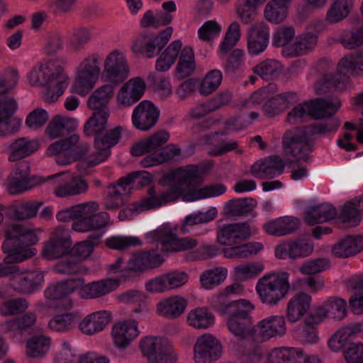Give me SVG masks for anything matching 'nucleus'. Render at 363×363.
Segmentation results:
<instances>
[{"label": "nucleus", "mask_w": 363, "mask_h": 363, "mask_svg": "<svg viewBox=\"0 0 363 363\" xmlns=\"http://www.w3.org/2000/svg\"><path fill=\"white\" fill-rule=\"evenodd\" d=\"M285 163L277 155H272L256 162L250 172L255 177L262 179H272L284 172Z\"/></svg>", "instance_id": "obj_20"}, {"label": "nucleus", "mask_w": 363, "mask_h": 363, "mask_svg": "<svg viewBox=\"0 0 363 363\" xmlns=\"http://www.w3.org/2000/svg\"><path fill=\"white\" fill-rule=\"evenodd\" d=\"M109 116L110 113L93 111L91 116L86 121L84 126L85 135L96 138L104 133Z\"/></svg>", "instance_id": "obj_44"}, {"label": "nucleus", "mask_w": 363, "mask_h": 363, "mask_svg": "<svg viewBox=\"0 0 363 363\" xmlns=\"http://www.w3.org/2000/svg\"><path fill=\"white\" fill-rule=\"evenodd\" d=\"M5 236L2 250L8 254L4 257L6 263L21 262L35 255V249L32 247L38 242V238L33 229L13 224L6 229Z\"/></svg>", "instance_id": "obj_2"}, {"label": "nucleus", "mask_w": 363, "mask_h": 363, "mask_svg": "<svg viewBox=\"0 0 363 363\" xmlns=\"http://www.w3.org/2000/svg\"><path fill=\"white\" fill-rule=\"evenodd\" d=\"M257 329L264 340L281 336L286 330L285 318L283 315H270L260 320L257 325Z\"/></svg>", "instance_id": "obj_32"}, {"label": "nucleus", "mask_w": 363, "mask_h": 363, "mask_svg": "<svg viewBox=\"0 0 363 363\" xmlns=\"http://www.w3.org/2000/svg\"><path fill=\"white\" fill-rule=\"evenodd\" d=\"M187 301L184 298L176 296L164 299L158 303L157 310L160 315L168 318L180 316L184 311Z\"/></svg>", "instance_id": "obj_41"}, {"label": "nucleus", "mask_w": 363, "mask_h": 363, "mask_svg": "<svg viewBox=\"0 0 363 363\" xmlns=\"http://www.w3.org/2000/svg\"><path fill=\"white\" fill-rule=\"evenodd\" d=\"M180 154V148L175 145L170 144L164 148H161L159 152L143 158L140 164L144 167L155 166L169 161Z\"/></svg>", "instance_id": "obj_45"}, {"label": "nucleus", "mask_w": 363, "mask_h": 363, "mask_svg": "<svg viewBox=\"0 0 363 363\" xmlns=\"http://www.w3.org/2000/svg\"><path fill=\"white\" fill-rule=\"evenodd\" d=\"M50 347V338L38 335L30 337L26 342V353L32 358H40L45 355Z\"/></svg>", "instance_id": "obj_48"}, {"label": "nucleus", "mask_w": 363, "mask_h": 363, "mask_svg": "<svg viewBox=\"0 0 363 363\" xmlns=\"http://www.w3.org/2000/svg\"><path fill=\"white\" fill-rule=\"evenodd\" d=\"M77 315L72 313H66L54 316L48 323L50 330L56 332H65L71 330L74 327Z\"/></svg>", "instance_id": "obj_62"}, {"label": "nucleus", "mask_w": 363, "mask_h": 363, "mask_svg": "<svg viewBox=\"0 0 363 363\" xmlns=\"http://www.w3.org/2000/svg\"><path fill=\"white\" fill-rule=\"evenodd\" d=\"M358 70H363V60L354 56H346L337 65V70L334 74L338 78L337 84L344 85L347 82L350 74H358Z\"/></svg>", "instance_id": "obj_42"}, {"label": "nucleus", "mask_w": 363, "mask_h": 363, "mask_svg": "<svg viewBox=\"0 0 363 363\" xmlns=\"http://www.w3.org/2000/svg\"><path fill=\"white\" fill-rule=\"evenodd\" d=\"M39 148V143L35 140L19 138L9 145V160L16 162L30 156Z\"/></svg>", "instance_id": "obj_37"}, {"label": "nucleus", "mask_w": 363, "mask_h": 363, "mask_svg": "<svg viewBox=\"0 0 363 363\" xmlns=\"http://www.w3.org/2000/svg\"><path fill=\"white\" fill-rule=\"evenodd\" d=\"M99 55L94 53L86 57L78 67L77 76L72 85L75 93L82 94L91 89L96 82L99 74Z\"/></svg>", "instance_id": "obj_8"}, {"label": "nucleus", "mask_w": 363, "mask_h": 363, "mask_svg": "<svg viewBox=\"0 0 363 363\" xmlns=\"http://www.w3.org/2000/svg\"><path fill=\"white\" fill-rule=\"evenodd\" d=\"M123 128L121 126H117L114 128L106 130L104 133L94 139V145L96 149H110L116 145L121 137Z\"/></svg>", "instance_id": "obj_56"}, {"label": "nucleus", "mask_w": 363, "mask_h": 363, "mask_svg": "<svg viewBox=\"0 0 363 363\" xmlns=\"http://www.w3.org/2000/svg\"><path fill=\"white\" fill-rule=\"evenodd\" d=\"M269 31L264 21L255 22L248 30L247 48L252 55H258L266 50L269 42Z\"/></svg>", "instance_id": "obj_21"}, {"label": "nucleus", "mask_w": 363, "mask_h": 363, "mask_svg": "<svg viewBox=\"0 0 363 363\" xmlns=\"http://www.w3.org/2000/svg\"><path fill=\"white\" fill-rule=\"evenodd\" d=\"M139 347L144 356L152 363H175L177 356L172 347L158 337L147 336L143 338Z\"/></svg>", "instance_id": "obj_9"}, {"label": "nucleus", "mask_w": 363, "mask_h": 363, "mask_svg": "<svg viewBox=\"0 0 363 363\" xmlns=\"http://www.w3.org/2000/svg\"><path fill=\"white\" fill-rule=\"evenodd\" d=\"M313 248V242L309 238H298L279 246L275 250V255L279 258L289 257L290 259H296L309 256L312 254Z\"/></svg>", "instance_id": "obj_18"}, {"label": "nucleus", "mask_w": 363, "mask_h": 363, "mask_svg": "<svg viewBox=\"0 0 363 363\" xmlns=\"http://www.w3.org/2000/svg\"><path fill=\"white\" fill-rule=\"evenodd\" d=\"M15 267L10 274H12L10 281L13 289L23 294H30L39 289L44 281L43 274L38 271L19 272V267Z\"/></svg>", "instance_id": "obj_13"}, {"label": "nucleus", "mask_w": 363, "mask_h": 363, "mask_svg": "<svg viewBox=\"0 0 363 363\" xmlns=\"http://www.w3.org/2000/svg\"><path fill=\"white\" fill-rule=\"evenodd\" d=\"M340 106L341 101L338 98H317L294 107L287 115V121L294 123L298 120L302 121L306 116H311L315 120L330 117L336 113Z\"/></svg>", "instance_id": "obj_5"}, {"label": "nucleus", "mask_w": 363, "mask_h": 363, "mask_svg": "<svg viewBox=\"0 0 363 363\" xmlns=\"http://www.w3.org/2000/svg\"><path fill=\"white\" fill-rule=\"evenodd\" d=\"M304 352L296 347H277L268 354L270 363H301Z\"/></svg>", "instance_id": "obj_40"}, {"label": "nucleus", "mask_w": 363, "mask_h": 363, "mask_svg": "<svg viewBox=\"0 0 363 363\" xmlns=\"http://www.w3.org/2000/svg\"><path fill=\"white\" fill-rule=\"evenodd\" d=\"M222 73L218 69L210 71L199 86V93L207 96L218 89L222 81Z\"/></svg>", "instance_id": "obj_60"}, {"label": "nucleus", "mask_w": 363, "mask_h": 363, "mask_svg": "<svg viewBox=\"0 0 363 363\" xmlns=\"http://www.w3.org/2000/svg\"><path fill=\"white\" fill-rule=\"evenodd\" d=\"M287 14L288 4L286 0H271L265 6L264 16L271 23H281Z\"/></svg>", "instance_id": "obj_49"}, {"label": "nucleus", "mask_w": 363, "mask_h": 363, "mask_svg": "<svg viewBox=\"0 0 363 363\" xmlns=\"http://www.w3.org/2000/svg\"><path fill=\"white\" fill-rule=\"evenodd\" d=\"M111 319V314L107 311H96L85 316L80 322L79 328L82 333L92 335L102 331Z\"/></svg>", "instance_id": "obj_29"}, {"label": "nucleus", "mask_w": 363, "mask_h": 363, "mask_svg": "<svg viewBox=\"0 0 363 363\" xmlns=\"http://www.w3.org/2000/svg\"><path fill=\"white\" fill-rule=\"evenodd\" d=\"M74 118L56 115L52 118L46 128V133L50 138L65 136L74 132L77 128Z\"/></svg>", "instance_id": "obj_35"}, {"label": "nucleus", "mask_w": 363, "mask_h": 363, "mask_svg": "<svg viewBox=\"0 0 363 363\" xmlns=\"http://www.w3.org/2000/svg\"><path fill=\"white\" fill-rule=\"evenodd\" d=\"M346 301L340 298L330 297L321 306L327 316L342 319L346 315Z\"/></svg>", "instance_id": "obj_57"}, {"label": "nucleus", "mask_w": 363, "mask_h": 363, "mask_svg": "<svg viewBox=\"0 0 363 363\" xmlns=\"http://www.w3.org/2000/svg\"><path fill=\"white\" fill-rule=\"evenodd\" d=\"M69 247L50 238L45 243L42 254L48 259H54L67 254L69 252Z\"/></svg>", "instance_id": "obj_64"}, {"label": "nucleus", "mask_w": 363, "mask_h": 363, "mask_svg": "<svg viewBox=\"0 0 363 363\" xmlns=\"http://www.w3.org/2000/svg\"><path fill=\"white\" fill-rule=\"evenodd\" d=\"M79 141V135L72 134L50 145L47 149V155H55L56 162L60 165L70 164L82 157L86 152L78 145Z\"/></svg>", "instance_id": "obj_6"}, {"label": "nucleus", "mask_w": 363, "mask_h": 363, "mask_svg": "<svg viewBox=\"0 0 363 363\" xmlns=\"http://www.w3.org/2000/svg\"><path fill=\"white\" fill-rule=\"evenodd\" d=\"M56 272L64 275L86 274L88 269L74 258H68L58 262L55 266Z\"/></svg>", "instance_id": "obj_59"}, {"label": "nucleus", "mask_w": 363, "mask_h": 363, "mask_svg": "<svg viewBox=\"0 0 363 363\" xmlns=\"http://www.w3.org/2000/svg\"><path fill=\"white\" fill-rule=\"evenodd\" d=\"M111 334L114 345L123 350L138 335V324L134 320L115 324L112 328Z\"/></svg>", "instance_id": "obj_24"}, {"label": "nucleus", "mask_w": 363, "mask_h": 363, "mask_svg": "<svg viewBox=\"0 0 363 363\" xmlns=\"http://www.w3.org/2000/svg\"><path fill=\"white\" fill-rule=\"evenodd\" d=\"M182 45V42L179 40L172 42L157 59L156 62L157 70L160 72L167 71L178 57Z\"/></svg>", "instance_id": "obj_46"}, {"label": "nucleus", "mask_w": 363, "mask_h": 363, "mask_svg": "<svg viewBox=\"0 0 363 363\" xmlns=\"http://www.w3.org/2000/svg\"><path fill=\"white\" fill-rule=\"evenodd\" d=\"M189 325L196 329H206L214 323V316L206 308L191 310L187 317Z\"/></svg>", "instance_id": "obj_51"}, {"label": "nucleus", "mask_w": 363, "mask_h": 363, "mask_svg": "<svg viewBox=\"0 0 363 363\" xmlns=\"http://www.w3.org/2000/svg\"><path fill=\"white\" fill-rule=\"evenodd\" d=\"M199 180H201V177L194 166H185L172 169L164 174L158 181V184L162 186L169 184V188L156 196L155 186L149 187L147 189L148 197L140 200L139 208L142 211H146L174 202L179 198L183 199L186 183Z\"/></svg>", "instance_id": "obj_1"}, {"label": "nucleus", "mask_w": 363, "mask_h": 363, "mask_svg": "<svg viewBox=\"0 0 363 363\" xmlns=\"http://www.w3.org/2000/svg\"><path fill=\"white\" fill-rule=\"evenodd\" d=\"M160 111L150 101H141L134 109L132 116L133 125L138 130L147 131L157 122Z\"/></svg>", "instance_id": "obj_19"}, {"label": "nucleus", "mask_w": 363, "mask_h": 363, "mask_svg": "<svg viewBox=\"0 0 363 363\" xmlns=\"http://www.w3.org/2000/svg\"><path fill=\"white\" fill-rule=\"evenodd\" d=\"M145 88L143 79L139 77L131 79L121 88L117 95V101L123 106H132L142 98Z\"/></svg>", "instance_id": "obj_23"}, {"label": "nucleus", "mask_w": 363, "mask_h": 363, "mask_svg": "<svg viewBox=\"0 0 363 363\" xmlns=\"http://www.w3.org/2000/svg\"><path fill=\"white\" fill-rule=\"evenodd\" d=\"M318 35L312 33H306L296 37L293 44L284 48L282 50L286 57H297L307 54L314 49L317 44Z\"/></svg>", "instance_id": "obj_30"}, {"label": "nucleus", "mask_w": 363, "mask_h": 363, "mask_svg": "<svg viewBox=\"0 0 363 363\" xmlns=\"http://www.w3.org/2000/svg\"><path fill=\"white\" fill-rule=\"evenodd\" d=\"M17 109V104L12 98L0 101V135L13 133L18 130L19 123L11 119Z\"/></svg>", "instance_id": "obj_25"}, {"label": "nucleus", "mask_w": 363, "mask_h": 363, "mask_svg": "<svg viewBox=\"0 0 363 363\" xmlns=\"http://www.w3.org/2000/svg\"><path fill=\"white\" fill-rule=\"evenodd\" d=\"M301 224V220L296 217L284 216L267 222L264 224V229L268 234L283 236L294 233Z\"/></svg>", "instance_id": "obj_28"}, {"label": "nucleus", "mask_w": 363, "mask_h": 363, "mask_svg": "<svg viewBox=\"0 0 363 363\" xmlns=\"http://www.w3.org/2000/svg\"><path fill=\"white\" fill-rule=\"evenodd\" d=\"M101 236L102 234L100 233L89 235L86 240L78 242L73 247H70L69 252L73 257L86 259L93 252L94 247L99 245Z\"/></svg>", "instance_id": "obj_47"}, {"label": "nucleus", "mask_w": 363, "mask_h": 363, "mask_svg": "<svg viewBox=\"0 0 363 363\" xmlns=\"http://www.w3.org/2000/svg\"><path fill=\"white\" fill-rule=\"evenodd\" d=\"M141 244L142 241L139 238L133 236H112L106 240V247L117 250H124Z\"/></svg>", "instance_id": "obj_63"}, {"label": "nucleus", "mask_w": 363, "mask_h": 363, "mask_svg": "<svg viewBox=\"0 0 363 363\" xmlns=\"http://www.w3.org/2000/svg\"><path fill=\"white\" fill-rule=\"evenodd\" d=\"M54 60L48 61L43 68V73L48 76L45 81L47 88L45 101L55 102L57 100L68 85V76L64 72L62 67L55 65Z\"/></svg>", "instance_id": "obj_10"}, {"label": "nucleus", "mask_w": 363, "mask_h": 363, "mask_svg": "<svg viewBox=\"0 0 363 363\" xmlns=\"http://www.w3.org/2000/svg\"><path fill=\"white\" fill-rule=\"evenodd\" d=\"M30 166L26 162H19L8 177V189L11 194H17L31 189L34 184L29 177Z\"/></svg>", "instance_id": "obj_22"}, {"label": "nucleus", "mask_w": 363, "mask_h": 363, "mask_svg": "<svg viewBox=\"0 0 363 363\" xmlns=\"http://www.w3.org/2000/svg\"><path fill=\"white\" fill-rule=\"evenodd\" d=\"M84 283V279L77 278L52 284L45 289V296L50 300H59L74 292Z\"/></svg>", "instance_id": "obj_36"}, {"label": "nucleus", "mask_w": 363, "mask_h": 363, "mask_svg": "<svg viewBox=\"0 0 363 363\" xmlns=\"http://www.w3.org/2000/svg\"><path fill=\"white\" fill-rule=\"evenodd\" d=\"M287 272H274L259 278L255 291L260 301L268 306H275L286 298L291 284Z\"/></svg>", "instance_id": "obj_4"}, {"label": "nucleus", "mask_w": 363, "mask_h": 363, "mask_svg": "<svg viewBox=\"0 0 363 363\" xmlns=\"http://www.w3.org/2000/svg\"><path fill=\"white\" fill-rule=\"evenodd\" d=\"M353 6L352 0H335L326 14V21L335 23L347 16Z\"/></svg>", "instance_id": "obj_52"}, {"label": "nucleus", "mask_w": 363, "mask_h": 363, "mask_svg": "<svg viewBox=\"0 0 363 363\" xmlns=\"http://www.w3.org/2000/svg\"><path fill=\"white\" fill-rule=\"evenodd\" d=\"M113 93L114 87L111 84H105L96 89L89 97V108L92 111L110 113L108 104L113 96Z\"/></svg>", "instance_id": "obj_34"}, {"label": "nucleus", "mask_w": 363, "mask_h": 363, "mask_svg": "<svg viewBox=\"0 0 363 363\" xmlns=\"http://www.w3.org/2000/svg\"><path fill=\"white\" fill-rule=\"evenodd\" d=\"M194 350L196 363H211L220 357L222 346L213 335L206 334L197 339Z\"/></svg>", "instance_id": "obj_16"}, {"label": "nucleus", "mask_w": 363, "mask_h": 363, "mask_svg": "<svg viewBox=\"0 0 363 363\" xmlns=\"http://www.w3.org/2000/svg\"><path fill=\"white\" fill-rule=\"evenodd\" d=\"M152 181V176L146 171H137L131 172L125 177L119 179L118 185L122 187L123 191L125 193L127 190H130L129 187L132 184L137 182L138 187H143Z\"/></svg>", "instance_id": "obj_53"}, {"label": "nucleus", "mask_w": 363, "mask_h": 363, "mask_svg": "<svg viewBox=\"0 0 363 363\" xmlns=\"http://www.w3.org/2000/svg\"><path fill=\"white\" fill-rule=\"evenodd\" d=\"M173 28L167 27L157 35H143L136 38L132 45L135 53H145L147 57L157 56L167 45L172 36Z\"/></svg>", "instance_id": "obj_11"}, {"label": "nucleus", "mask_w": 363, "mask_h": 363, "mask_svg": "<svg viewBox=\"0 0 363 363\" xmlns=\"http://www.w3.org/2000/svg\"><path fill=\"white\" fill-rule=\"evenodd\" d=\"M227 277V269L223 267H215L204 271L200 276V283L206 289H212L224 281Z\"/></svg>", "instance_id": "obj_54"}, {"label": "nucleus", "mask_w": 363, "mask_h": 363, "mask_svg": "<svg viewBox=\"0 0 363 363\" xmlns=\"http://www.w3.org/2000/svg\"><path fill=\"white\" fill-rule=\"evenodd\" d=\"M106 78L117 85L122 83L128 76L129 67L124 55L118 50L112 51L104 61Z\"/></svg>", "instance_id": "obj_15"}, {"label": "nucleus", "mask_w": 363, "mask_h": 363, "mask_svg": "<svg viewBox=\"0 0 363 363\" xmlns=\"http://www.w3.org/2000/svg\"><path fill=\"white\" fill-rule=\"evenodd\" d=\"M359 331L358 326H346L338 330L328 340L329 347L335 352L347 348L355 341Z\"/></svg>", "instance_id": "obj_39"}, {"label": "nucleus", "mask_w": 363, "mask_h": 363, "mask_svg": "<svg viewBox=\"0 0 363 363\" xmlns=\"http://www.w3.org/2000/svg\"><path fill=\"white\" fill-rule=\"evenodd\" d=\"M145 272L140 252L134 253L121 269V278L128 279Z\"/></svg>", "instance_id": "obj_58"}, {"label": "nucleus", "mask_w": 363, "mask_h": 363, "mask_svg": "<svg viewBox=\"0 0 363 363\" xmlns=\"http://www.w3.org/2000/svg\"><path fill=\"white\" fill-rule=\"evenodd\" d=\"M333 129L325 123L310 124L296 128L294 131L284 134L282 140L283 150L286 154H291L299 160H307L308 155L313 150V143L309 138L315 135H325Z\"/></svg>", "instance_id": "obj_3"}, {"label": "nucleus", "mask_w": 363, "mask_h": 363, "mask_svg": "<svg viewBox=\"0 0 363 363\" xmlns=\"http://www.w3.org/2000/svg\"><path fill=\"white\" fill-rule=\"evenodd\" d=\"M256 206V200L250 197L231 199L225 203L223 215L227 218L247 216L254 212Z\"/></svg>", "instance_id": "obj_31"}, {"label": "nucleus", "mask_w": 363, "mask_h": 363, "mask_svg": "<svg viewBox=\"0 0 363 363\" xmlns=\"http://www.w3.org/2000/svg\"><path fill=\"white\" fill-rule=\"evenodd\" d=\"M359 207V201L357 203L354 201L346 202L342 207L338 218L342 223L347 224V227L358 225L362 219Z\"/></svg>", "instance_id": "obj_50"}, {"label": "nucleus", "mask_w": 363, "mask_h": 363, "mask_svg": "<svg viewBox=\"0 0 363 363\" xmlns=\"http://www.w3.org/2000/svg\"><path fill=\"white\" fill-rule=\"evenodd\" d=\"M336 216L337 211L334 206L328 203H322L308 207L304 213L303 219L307 224L314 225L331 220Z\"/></svg>", "instance_id": "obj_33"}, {"label": "nucleus", "mask_w": 363, "mask_h": 363, "mask_svg": "<svg viewBox=\"0 0 363 363\" xmlns=\"http://www.w3.org/2000/svg\"><path fill=\"white\" fill-rule=\"evenodd\" d=\"M289 95L292 94L291 93L278 94L267 101L262 107L264 113L267 117L272 118L286 110L289 106Z\"/></svg>", "instance_id": "obj_55"}, {"label": "nucleus", "mask_w": 363, "mask_h": 363, "mask_svg": "<svg viewBox=\"0 0 363 363\" xmlns=\"http://www.w3.org/2000/svg\"><path fill=\"white\" fill-rule=\"evenodd\" d=\"M243 303L239 308L233 310L227 319L228 330L241 340L252 335L255 329L251 315L255 306L250 301Z\"/></svg>", "instance_id": "obj_7"}, {"label": "nucleus", "mask_w": 363, "mask_h": 363, "mask_svg": "<svg viewBox=\"0 0 363 363\" xmlns=\"http://www.w3.org/2000/svg\"><path fill=\"white\" fill-rule=\"evenodd\" d=\"M281 71V64L279 61L273 59H267L253 68L254 73L264 79H269Z\"/></svg>", "instance_id": "obj_61"}, {"label": "nucleus", "mask_w": 363, "mask_h": 363, "mask_svg": "<svg viewBox=\"0 0 363 363\" xmlns=\"http://www.w3.org/2000/svg\"><path fill=\"white\" fill-rule=\"evenodd\" d=\"M189 166H194L197 169L199 176L201 180L199 182H192L186 183V187L184 192V201H193L198 199L213 197L222 195L226 191V187L223 184H214L199 189H194V186L201 184L203 182V175L207 172L208 167H203L199 168L196 164H189Z\"/></svg>", "instance_id": "obj_14"}, {"label": "nucleus", "mask_w": 363, "mask_h": 363, "mask_svg": "<svg viewBox=\"0 0 363 363\" xmlns=\"http://www.w3.org/2000/svg\"><path fill=\"white\" fill-rule=\"evenodd\" d=\"M149 236L161 244V250L164 252L189 250L198 245V241L196 239L179 238L177 234L167 228H160L150 233Z\"/></svg>", "instance_id": "obj_12"}, {"label": "nucleus", "mask_w": 363, "mask_h": 363, "mask_svg": "<svg viewBox=\"0 0 363 363\" xmlns=\"http://www.w3.org/2000/svg\"><path fill=\"white\" fill-rule=\"evenodd\" d=\"M311 299L306 293L299 292L294 295L286 306V318L288 321L296 323L303 317L311 308Z\"/></svg>", "instance_id": "obj_26"}, {"label": "nucleus", "mask_w": 363, "mask_h": 363, "mask_svg": "<svg viewBox=\"0 0 363 363\" xmlns=\"http://www.w3.org/2000/svg\"><path fill=\"white\" fill-rule=\"evenodd\" d=\"M169 134L164 130H159L149 138L135 143L131 148V154L139 157L150 152H157L167 143Z\"/></svg>", "instance_id": "obj_27"}, {"label": "nucleus", "mask_w": 363, "mask_h": 363, "mask_svg": "<svg viewBox=\"0 0 363 363\" xmlns=\"http://www.w3.org/2000/svg\"><path fill=\"white\" fill-rule=\"evenodd\" d=\"M252 235L247 222L225 224L217 233L218 242L222 245L232 246L249 239Z\"/></svg>", "instance_id": "obj_17"}, {"label": "nucleus", "mask_w": 363, "mask_h": 363, "mask_svg": "<svg viewBox=\"0 0 363 363\" xmlns=\"http://www.w3.org/2000/svg\"><path fill=\"white\" fill-rule=\"evenodd\" d=\"M88 189L87 182L82 177H72L70 180L57 185L54 190L57 197L65 198L84 193Z\"/></svg>", "instance_id": "obj_43"}, {"label": "nucleus", "mask_w": 363, "mask_h": 363, "mask_svg": "<svg viewBox=\"0 0 363 363\" xmlns=\"http://www.w3.org/2000/svg\"><path fill=\"white\" fill-rule=\"evenodd\" d=\"M116 280L108 279L80 286L79 293L83 298H98L113 291L117 286Z\"/></svg>", "instance_id": "obj_38"}]
</instances>
